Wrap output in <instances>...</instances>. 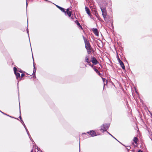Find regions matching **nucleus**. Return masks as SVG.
<instances>
[{"instance_id": "f257e3e1", "label": "nucleus", "mask_w": 152, "mask_h": 152, "mask_svg": "<svg viewBox=\"0 0 152 152\" xmlns=\"http://www.w3.org/2000/svg\"><path fill=\"white\" fill-rule=\"evenodd\" d=\"M83 38L85 42L86 48L87 50L88 54H89L91 52V48L90 44L89 42L87 41L86 38L83 36Z\"/></svg>"}, {"instance_id": "f03ea898", "label": "nucleus", "mask_w": 152, "mask_h": 152, "mask_svg": "<svg viewBox=\"0 0 152 152\" xmlns=\"http://www.w3.org/2000/svg\"><path fill=\"white\" fill-rule=\"evenodd\" d=\"M85 10L87 12V13L90 16V17L92 18V16L91 15L90 12V10L87 7H85Z\"/></svg>"}, {"instance_id": "7ed1b4c3", "label": "nucleus", "mask_w": 152, "mask_h": 152, "mask_svg": "<svg viewBox=\"0 0 152 152\" xmlns=\"http://www.w3.org/2000/svg\"><path fill=\"white\" fill-rule=\"evenodd\" d=\"M87 133L92 137L96 135V133L93 131H91L90 132H88Z\"/></svg>"}, {"instance_id": "20e7f679", "label": "nucleus", "mask_w": 152, "mask_h": 152, "mask_svg": "<svg viewBox=\"0 0 152 152\" xmlns=\"http://www.w3.org/2000/svg\"><path fill=\"white\" fill-rule=\"evenodd\" d=\"M100 8H101L102 12V15L107 14L106 10L105 8H103L101 7H100Z\"/></svg>"}, {"instance_id": "39448f33", "label": "nucleus", "mask_w": 152, "mask_h": 152, "mask_svg": "<svg viewBox=\"0 0 152 152\" xmlns=\"http://www.w3.org/2000/svg\"><path fill=\"white\" fill-rule=\"evenodd\" d=\"M118 61L122 68L123 69H124L125 66L123 62L121 61L119 58H118Z\"/></svg>"}, {"instance_id": "423d86ee", "label": "nucleus", "mask_w": 152, "mask_h": 152, "mask_svg": "<svg viewBox=\"0 0 152 152\" xmlns=\"http://www.w3.org/2000/svg\"><path fill=\"white\" fill-rule=\"evenodd\" d=\"M101 130L103 132L106 131V127H105L104 125H102L101 127Z\"/></svg>"}, {"instance_id": "0eeeda50", "label": "nucleus", "mask_w": 152, "mask_h": 152, "mask_svg": "<svg viewBox=\"0 0 152 152\" xmlns=\"http://www.w3.org/2000/svg\"><path fill=\"white\" fill-rule=\"evenodd\" d=\"M91 62L95 65L97 64L98 63V61L94 57H93L92 58Z\"/></svg>"}, {"instance_id": "6e6552de", "label": "nucleus", "mask_w": 152, "mask_h": 152, "mask_svg": "<svg viewBox=\"0 0 152 152\" xmlns=\"http://www.w3.org/2000/svg\"><path fill=\"white\" fill-rule=\"evenodd\" d=\"M93 32L94 34L96 36H98V32L96 29H94L93 30Z\"/></svg>"}, {"instance_id": "1a4fd4ad", "label": "nucleus", "mask_w": 152, "mask_h": 152, "mask_svg": "<svg viewBox=\"0 0 152 152\" xmlns=\"http://www.w3.org/2000/svg\"><path fill=\"white\" fill-rule=\"evenodd\" d=\"M66 13L70 17L71 16V12L70 11H69V10L68 9H67L66 10Z\"/></svg>"}, {"instance_id": "9d476101", "label": "nucleus", "mask_w": 152, "mask_h": 152, "mask_svg": "<svg viewBox=\"0 0 152 152\" xmlns=\"http://www.w3.org/2000/svg\"><path fill=\"white\" fill-rule=\"evenodd\" d=\"M15 74L16 75V78L18 79V78L20 77V75L18 72H16L15 73Z\"/></svg>"}, {"instance_id": "9b49d317", "label": "nucleus", "mask_w": 152, "mask_h": 152, "mask_svg": "<svg viewBox=\"0 0 152 152\" xmlns=\"http://www.w3.org/2000/svg\"><path fill=\"white\" fill-rule=\"evenodd\" d=\"M102 15L104 17V20L105 21H107V14L104 15Z\"/></svg>"}, {"instance_id": "f8f14e48", "label": "nucleus", "mask_w": 152, "mask_h": 152, "mask_svg": "<svg viewBox=\"0 0 152 152\" xmlns=\"http://www.w3.org/2000/svg\"><path fill=\"white\" fill-rule=\"evenodd\" d=\"M75 23L77 24V25L79 27H80V28H81V29H82V26H81L80 24V23H79V22H78V21L77 20H76L75 21Z\"/></svg>"}, {"instance_id": "ddd939ff", "label": "nucleus", "mask_w": 152, "mask_h": 152, "mask_svg": "<svg viewBox=\"0 0 152 152\" xmlns=\"http://www.w3.org/2000/svg\"><path fill=\"white\" fill-rule=\"evenodd\" d=\"M133 140L135 143H137L138 141V139L136 137H134L133 139Z\"/></svg>"}, {"instance_id": "4468645a", "label": "nucleus", "mask_w": 152, "mask_h": 152, "mask_svg": "<svg viewBox=\"0 0 152 152\" xmlns=\"http://www.w3.org/2000/svg\"><path fill=\"white\" fill-rule=\"evenodd\" d=\"M38 150L37 149H36V147H34V148H33V150H32L31 152H37Z\"/></svg>"}, {"instance_id": "2eb2a0df", "label": "nucleus", "mask_w": 152, "mask_h": 152, "mask_svg": "<svg viewBox=\"0 0 152 152\" xmlns=\"http://www.w3.org/2000/svg\"><path fill=\"white\" fill-rule=\"evenodd\" d=\"M21 121H22V124H23V125L24 126V127L26 129V132H27V134L28 135V130H27V129L26 128V126H25V124H24L23 121L22 120H21Z\"/></svg>"}, {"instance_id": "dca6fc26", "label": "nucleus", "mask_w": 152, "mask_h": 152, "mask_svg": "<svg viewBox=\"0 0 152 152\" xmlns=\"http://www.w3.org/2000/svg\"><path fill=\"white\" fill-rule=\"evenodd\" d=\"M34 69L33 70V75H35V72H36V69H35V67L34 66Z\"/></svg>"}, {"instance_id": "f3484780", "label": "nucleus", "mask_w": 152, "mask_h": 152, "mask_svg": "<svg viewBox=\"0 0 152 152\" xmlns=\"http://www.w3.org/2000/svg\"><path fill=\"white\" fill-rule=\"evenodd\" d=\"M85 61L87 63L88 62V58L87 56H86V57Z\"/></svg>"}, {"instance_id": "a211bd4d", "label": "nucleus", "mask_w": 152, "mask_h": 152, "mask_svg": "<svg viewBox=\"0 0 152 152\" xmlns=\"http://www.w3.org/2000/svg\"><path fill=\"white\" fill-rule=\"evenodd\" d=\"M60 9L62 12H65V13H66V11L64 10L63 8L61 7Z\"/></svg>"}, {"instance_id": "6ab92c4d", "label": "nucleus", "mask_w": 152, "mask_h": 152, "mask_svg": "<svg viewBox=\"0 0 152 152\" xmlns=\"http://www.w3.org/2000/svg\"><path fill=\"white\" fill-rule=\"evenodd\" d=\"M95 71L98 73L99 75L100 74V73L98 71L97 69H96L94 68Z\"/></svg>"}, {"instance_id": "aec40b11", "label": "nucleus", "mask_w": 152, "mask_h": 152, "mask_svg": "<svg viewBox=\"0 0 152 152\" xmlns=\"http://www.w3.org/2000/svg\"><path fill=\"white\" fill-rule=\"evenodd\" d=\"M105 127H106V129H108V128H109V127L110 126V124H107L106 125H105Z\"/></svg>"}, {"instance_id": "412c9836", "label": "nucleus", "mask_w": 152, "mask_h": 152, "mask_svg": "<svg viewBox=\"0 0 152 152\" xmlns=\"http://www.w3.org/2000/svg\"><path fill=\"white\" fill-rule=\"evenodd\" d=\"M13 69H14V72L15 73H15H16V71H17V69L16 67H14L13 68Z\"/></svg>"}, {"instance_id": "4be33fe9", "label": "nucleus", "mask_w": 152, "mask_h": 152, "mask_svg": "<svg viewBox=\"0 0 152 152\" xmlns=\"http://www.w3.org/2000/svg\"><path fill=\"white\" fill-rule=\"evenodd\" d=\"M88 64H89L90 66H91L92 67H93V66L92 65H91V64H90V62H88Z\"/></svg>"}, {"instance_id": "5701e85b", "label": "nucleus", "mask_w": 152, "mask_h": 152, "mask_svg": "<svg viewBox=\"0 0 152 152\" xmlns=\"http://www.w3.org/2000/svg\"><path fill=\"white\" fill-rule=\"evenodd\" d=\"M24 76V74H22L21 75V77H22Z\"/></svg>"}, {"instance_id": "b1692460", "label": "nucleus", "mask_w": 152, "mask_h": 152, "mask_svg": "<svg viewBox=\"0 0 152 152\" xmlns=\"http://www.w3.org/2000/svg\"><path fill=\"white\" fill-rule=\"evenodd\" d=\"M107 132L110 134V135L111 136H113L112 135H111L108 132Z\"/></svg>"}, {"instance_id": "393cba45", "label": "nucleus", "mask_w": 152, "mask_h": 152, "mask_svg": "<svg viewBox=\"0 0 152 152\" xmlns=\"http://www.w3.org/2000/svg\"><path fill=\"white\" fill-rule=\"evenodd\" d=\"M138 152H143L142 151H141V150H139L138 151Z\"/></svg>"}, {"instance_id": "a878e982", "label": "nucleus", "mask_w": 152, "mask_h": 152, "mask_svg": "<svg viewBox=\"0 0 152 152\" xmlns=\"http://www.w3.org/2000/svg\"><path fill=\"white\" fill-rule=\"evenodd\" d=\"M34 75V76H33V77L35 78L36 77V76H35V75Z\"/></svg>"}, {"instance_id": "bb28decb", "label": "nucleus", "mask_w": 152, "mask_h": 152, "mask_svg": "<svg viewBox=\"0 0 152 152\" xmlns=\"http://www.w3.org/2000/svg\"><path fill=\"white\" fill-rule=\"evenodd\" d=\"M61 7H60V6H59V7H58V8L59 9H60Z\"/></svg>"}, {"instance_id": "cd10ccee", "label": "nucleus", "mask_w": 152, "mask_h": 152, "mask_svg": "<svg viewBox=\"0 0 152 152\" xmlns=\"http://www.w3.org/2000/svg\"><path fill=\"white\" fill-rule=\"evenodd\" d=\"M56 7L58 8V7H59V6H58V5H56Z\"/></svg>"}, {"instance_id": "c85d7f7f", "label": "nucleus", "mask_w": 152, "mask_h": 152, "mask_svg": "<svg viewBox=\"0 0 152 152\" xmlns=\"http://www.w3.org/2000/svg\"><path fill=\"white\" fill-rule=\"evenodd\" d=\"M27 4H27V2H26V6H27Z\"/></svg>"}, {"instance_id": "c756f323", "label": "nucleus", "mask_w": 152, "mask_h": 152, "mask_svg": "<svg viewBox=\"0 0 152 152\" xmlns=\"http://www.w3.org/2000/svg\"><path fill=\"white\" fill-rule=\"evenodd\" d=\"M19 117H20V119H21V116H20Z\"/></svg>"}]
</instances>
